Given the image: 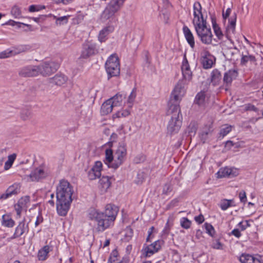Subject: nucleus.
Returning a JSON list of instances; mask_svg holds the SVG:
<instances>
[{"instance_id":"nucleus-1","label":"nucleus","mask_w":263,"mask_h":263,"mask_svg":"<svg viewBox=\"0 0 263 263\" xmlns=\"http://www.w3.org/2000/svg\"><path fill=\"white\" fill-rule=\"evenodd\" d=\"M193 24L197 36L204 44L210 45L212 42L213 34L210 28L207 27V22L204 19L200 3L196 2L193 5Z\"/></svg>"},{"instance_id":"nucleus-2","label":"nucleus","mask_w":263,"mask_h":263,"mask_svg":"<svg viewBox=\"0 0 263 263\" xmlns=\"http://www.w3.org/2000/svg\"><path fill=\"white\" fill-rule=\"evenodd\" d=\"M73 190L71 185L66 180H61L57 187V210L61 216H65L72 201Z\"/></svg>"},{"instance_id":"nucleus-3","label":"nucleus","mask_w":263,"mask_h":263,"mask_svg":"<svg viewBox=\"0 0 263 263\" xmlns=\"http://www.w3.org/2000/svg\"><path fill=\"white\" fill-rule=\"evenodd\" d=\"M182 97L175 98L171 95L168 103V109L166 115L171 119L167 126V133L170 135H174L179 131L182 125V117L180 116L179 102Z\"/></svg>"},{"instance_id":"nucleus-4","label":"nucleus","mask_w":263,"mask_h":263,"mask_svg":"<svg viewBox=\"0 0 263 263\" xmlns=\"http://www.w3.org/2000/svg\"><path fill=\"white\" fill-rule=\"evenodd\" d=\"M181 70L183 78L178 81L171 94L174 95L175 98L182 97L184 95L185 87L192 79V72L185 55H184Z\"/></svg>"},{"instance_id":"nucleus-5","label":"nucleus","mask_w":263,"mask_h":263,"mask_svg":"<svg viewBox=\"0 0 263 263\" xmlns=\"http://www.w3.org/2000/svg\"><path fill=\"white\" fill-rule=\"evenodd\" d=\"M105 69L108 80L111 77H118L120 75V61L116 54H112L108 57L105 63Z\"/></svg>"},{"instance_id":"nucleus-6","label":"nucleus","mask_w":263,"mask_h":263,"mask_svg":"<svg viewBox=\"0 0 263 263\" xmlns=\"http://www.w3.org/2000/svg\"><path fill=\"white\" fill-rule=\"evenodd\" d=\"M91 219L93 220L97 224L96 230L98 232H104L114 224V222L111 219L106 217L102 213L95 211L92 214Z\"/></svg>"},{"instance_id":"nucleus-7","label":"nucleus","mask_w":263,"mask_h":263,"mask_svg":"<svg viewBox=\"0 0 263 263\" xmlns=\"http://www.w3.org/2000/svg\"><path fill=\"white\" fill-rule=\"evenodd\" d=\"M125 1V0H111L101 14L102 19L107 20L112 17L122 7Z\"/></svg>"},{"instance_id":"nucleus-8","label":"nucleus","mask_w":263,"mask_h":263,"mask_svg":"<svg viewBox=\"0 0 263 263\" xmlns=\"http://www.w3.org/2000/svg\"><path fill=\"white\" fill-rule=\"evenodd\" d=\"M126 155V145L124 142H121L115 153L114 162L109 166L114 169L118 168L125 161Z\"/></svg>"},{"instance_id":"nucleus-9","label":"nucleus","mask_w":263,"mask_h":263,"mask_svg":"<svg viewBox=\"0 0 263 263\" xmlns=\"http://www.w3.org/2000/svg\"><path fill=\"white\" fill-rule=\"evenodd\" d=\"M39 74L43 76H48L55 72L59 67L58 63L53 61L45 62L39 66Z\"/></svg>"},{"instance_id":"nucleus-10","label":"nucleus","mask_w":263,"mask_h":263,"mask_svg":"<svg viewBox=\"0 0 263 263\" xmlns=\"http://www.w3.org/2000/svg\"><path fill=\"white\" fill-rule=\"evenodd\" d=\"M96 45L90 42H85L83 45L81 54L80 57L81 59H87L90 56L95 54L96 52Z\"/></svg>"},{"instance_id":"nucleus-11","label":"nucleus","mask_w":263,"mask_h":263,"mask_svg":"<svg viewBox=\"0 0 263 263\" xmlns=\"http://www.w3.org/2000/svg\"><path fill=\"white\" fill-rule=\"evenodd\" d=\"M39 68L35 65H28L21 68L19 71V75L23 77H32L38 76Z\"/></svg>"},{"instance_id":"nucleus-12","label":"nucleus","mask_w":263,"mask_h":263,"mask_svg":"<svg viewBox=\"0 0 263 263\" xmlns=\"http://www.w3.org/2000/svg\"><path fill=\"white\" fill-rule=\"evenodd\" d=\"M238 170L234 167H226L221 168L217 173V178H221L224 177L232 178L237 176Z\"/></svg>"},{"instance_id":"nucleus-13","label":"nucleus","mask_w":263,"mask_h":263,"mask_svg":"<svg viewBox=\"0 0 263 263\" xmlns=\"http://www.w3.org/2000/svg\"><path fill=\"white\" fill-rule=\"evenodd\" d=\"M102 163L101 161H97L94 166L88 171V178L90 180L96 179L101 177Z\"/></svg>"},{"instance_id":"nucleus-14","label":"nucleus","mask_w":263,"mask_h":263,"mask_svg":"<svg viewBox=\"0 0 263 263\" xmlns=\"http://www.w3.org/2000/svg\"><path fill=\"white\" fill-rule=\"evenodd\" d=\"M118 211L119 210L117 206L111 204H108L106 205L105 211L101 213H103L106 217L111 219V220L114 222Z\"/></svg>"},{"instance_id":"nucleus-15","label":"nucleus","mask_w":263,"mask_h":263,"mask_svg":"<svg viewBox=\"0 0 263 263\" xmlns=\"http://www.w3.org/2000/svg\"><path fill=\"white\" fill-rule=\"evenodd\" d=\"M48 175L47 172L43 167H39L33 170L29 177L33 181H39L40 179L45 178Z\"/></svg>"},{"instance_id":"nucleus-16","label":"nucleus","mask_w":263,"mask_h":263,"mask_svg":"<svg viewBox=\"0 0 263 263\" xmlns=\"http://www.w3.org/2000/svg\"><path fill=\"white\" fill-rule=\"evenodd\" d=\"M20 186L18 184H14L10 186L6 191L5 193L2 194L0 199L5 200L12 197L13 195H16L20 192Z\"/></svg>"},{"instance_id":"nucleus-17","label":"nucleus","mask_w":263,"mask_h":263,"mask_svg":"<svg viewBox=\"0 0 263 263\" xmlns=\"http://www.w3.org/2000/svg\"><path fill=\"white\" fill-rule=\"evenodd\" d=\"M237 18V15L235 13L229 19V24L226 27V36L227 38L230 40L231 34L234 33L235 30L236 22Z\"/></svg>"},{"instance_id":"nucleus-18","label":"nucleus","mask_w":263,"mask_h":263,"mask_svg":"<svg viewBox=\"0 0 263 263\" xmlns=\"http://www.w3.org/2000/svg\"><path fill=\"white\" fill-rule=\"evenodd\" d=\"M26 231H28V225L26 224L25 219L21 221L15 230L11 239H15L21 237Z\"/></svg>"},{"instance_id":"nucleus-19","label":"nucleus","mask_w":263,"mask_h":263,"mask_svg":"<svg viewBox=\"0 0 263 263\" xmlns=\"http://www.w3.org/2000/svg\"><path fill=\"white\" fill-rule=\"evenodd\" d=\"M67 77L62 73H58L53 77L50 78L49 82L50 84L57 86H62L67 81Z\"/></svg>"},{"instance_id":"nucleus-20","label":"nucleus","mask_w":263,"mask_h":263,"mask_svg":"<svg viewBox=\"0 0 263 263\" xmlns=\"http://www.w3.org/2000/svg\"><path fill=\"white\" fill-rule=\"evenodd\" d=\"M183 32L185 38L190 47L192 48H194L195 47V40L194 35L190 29L186 26H184L183 27Z\"/></svg>"},{"instance_id":"nucleus-21","label":"nucleus","mask_w":263,"mask_h":263,"mask_svg":"<svg viewBox=\"0 0 263 263\" xmlns=\"http://www.w3.org/2000/svg\"><path fill=\"white\" fill-rule=\"evenodd\" d=\"M238 76L237 71L235 69H231L226 72L223 77V82L227 85L231 83L233 80Z\"/></svg>"},{"instance_id":"nucleus-22","label":"nucleus","mask_w":263,"mask_h":263,"mask_svg":"<svg viewBox=\"0 0 263 263\" xmlns=\"http://www.w3.org/2000/svg\"><path fill=\"white\" fill-rule=\"evenodd\" d=\"M111 182L109 177L103 176L99 180V187L102 192H106Z\"/></svg>"},{"instance_id":"nucleus-23","label":"nucleus","mask_w":263,"mask_h":263,"mask_svg":"<svg viewBox=\"0 0 263 263\" xmlns=\"http://www.w3.org/2000/svg\"><path fill=\"white\" fill-rule=\"evenodd\" d=\"M27 47L22 46L16 50L4 51L0 53V59H4L9 57L11 55H15L24 52L26 50Z\"/></svg>"},{"instance_id":"nucleus-24","label":"nucleus","mask_w":263,"mask_h":263,"mask_svg":"<svg viewBox=\"0 0 263 263\" xmlns=\"http://www.w3.org/2000/svg\"><path fill=\"white\" fill-rule=\"evenodd\" d=\"M221 80V74L220 71L217 69H214L211 73V82L213 85L219 84Z\"/></svg>"},{"instance_id":"nucleus-25","label":"nucleus","mask_w":263,"mask_h":263,"mask_svg":"<svg viewBox=\"0 0 263 263\" xmlns=\"http://www.w3.org/2000/svg\"><path fill=\"white\" fill-rule=\"evenodd\" d=\"M110 101L108 99L102 104L101 108V113L102 115H106L112 111L114 106Z\"/></svg>"},{"instance_id":"nucleus-26","label":"nucleus","mask_w":263,"mask_h":263,"mask_svg":"<svg viewBox=\"0 0 263 263\" xmlns=\"http://www.w3.org/2000/svg\"><path fill=\"white\" fill-rule=\"evenodd\" d=\"M114 30L112 26H107L101 30L99 34L98 39L101 42H104L106 40V37Z\"/></svg>"},{"instance_id":"nucleus-27","label":"nucleus","mask_w":263,"mask_h":263,"mask_svg":"<svg viewBox=\"0 0 263 263\" xmlns=\"http://www.w3.org/2000/svg\"><path fill=\"white\" fill-rule=\"evenodd\" d=\"M249 62L255 65H257L256 59L254 55L249 54L248 55H242L240 60V64L245 66Z\"/></svg>"},{"instance_id":"nucleus-28","label":"nucleus","mask_w":263,"mask_h":263,"mask_svg":"<svg viewBox=\"0 0 263 263\" xmlns=\"http://www.w3.org/2000/svg\"><path fill=\"white\" fill-rule=\"evenodd\" d=\"M2 224L7 228H12L15 225V221L9 215H4L2 216Z\"/></svg>"},{"instance_id":"nucleus-29","label":"nucleus","mask_w":263,"mask_h":263,"mask_svg":"<svg viewBox=\"0 0 263 263\" xmlns=\"http://www.w3.org/2000/svg\"><path fill=\"white\" fill-rule=\"evenodd\" d=\"M125 97V95L118 93L112 98L109 99V100L111 101L110 102L111 104L113 105L114 107H116L121 105L122 102Z\"/></svg>"},{"instance_id":"nucleus-30","label":"nucleus","mask_w":263,"mask_h":263,"mask_svg":"<svg viewBox=\"0 0 263 263\" xmlns=\"http://www.w3.org/2000/svg\"><path fill=\"white\" fill-rule=\"evenodd\" d=\"M114 156L112 151L108 148L105 150V158L104 160V163L107 165L108 167H111L110 165L114 162Z\"/></svg>"},{"instance_id":"nucleus-31","label":"nucleus","mask_w":263,"mask_h":263,"mask_svg":"<svg viewBox=\"0 0 263 263\" xmlns=\"http://www.w3.org/2000/svg\"><path fill=\"white\" fill-rule=\"evenodd\" d=\"M49 252V247L45 246L40 249L37 253V258L39 260H45L46 259L48 254Z\"/></svg>"},{"instance_id":"nucleus-32","label":"nucleus","mask_w":263,"mask_h":263,"mask_svg":"<svg viewBox=\"0 0 263 263\" xmlns=\"http://www.w3.org/2000/svg\"><path fill=\"white\" fill-rule=\"evenodd\" d=\"M205 92L200 91L196 96L195 102L199 106L204 105L205 102Z\"/></svg>"},{"instance_id":"nucleus-33","label":"nucleus","mask_w":263,"mask_h":263,"mask_svg":"<svg viewBox=\"0 0 263 263\" xmlns=\"http://www.w3.org/2000/svg\"><path fill=\"white\" fill-rule=\"evenodd\" d=\"M32 116V112L29 108H24L22 110L20 114L21 118L24 120L26 121L30 119Z\"/></svg>"},{"instance_id":"nucleus-34","label":"nucleus","mask_w":263,"mask_h":263,"mask_svg":"<svg viewBox=\"0 0 263 263\" xmlns=\"http://www.w3.org/2000/svg\"><path fill=\"white\" fill-rule=\"evenodd\" d=\"M213 28L214 29V33L216 36L219 40H222L224 34H223L221 29L216 24L215 21H212Z\"/></svg>"},{"instance_id":"nucleus-35","label":"nucleus","mask_w":263,"mask_h":263,"mask_svg":"<svg viewBox=\"0 0 263 263\" xmlns=\"http://www.w3.org/2000/svg\"><path fill=\"white\" fill-rule=\"evenodd\" d=\"M233 199H223L222 200L220 203V207L221 208V210L223 211H226L227 210L229 207L234 206V205L232 204V203L233 202Z\"/></svg>"},{"instance_id":"nucleus-36","label":"nucleus","mask_w":263,"mask_h":263,"mask_svg":"<svg viewBox=\"0 0 263 263\" xmlns=\"http://www.w3.org/2000/svg\"><path fill=\"white\" fill-rule=\"evenodd\" d=\"M16 157V155L15 154H13L8 156V160L5 163L4 168L5 170H8L11 167Z\"/></svg>"},{"instance_id":"nucleus-37","label":"nucleus","mask_w":263,"mask_h":263,"mask_svg":"<svg viewBox=\"0 0 263 263\" xmlns=\"http://www.w3.org/2000/svg\"><path fill=\"white\" fill-rule=\"evenodd\" d=\"M137 96L136 92V88H134L130 92L129 96H128L127 103L128 104V107H132L133 104V103L135 101V98Z\"/></svg>"},{"instance_id":"nucleus-38","label":"nucleus","mask_w":263,"mask_h":263,"mask_svg":"<svg viewBox=\"0 0 263 263\" xmlns=\"http://www.w3.org/2000/svg\"><path fill=\"white\" fill-rule=\"evenodd\" d=\"M69 17V16H64L61 17L54 16V18L55 20L56 25L61 26L67 23Z\"/></svg>"},{"instance_id":"nucleus-39","label":"nucleus","mask_w":263,"mask_h":263,"mask_svg":"<svg viewBox=\"0 0 263 263\" xmlns=\"http://www.w3.org/2000/svg\"><path fill=\"white\" fill-rule=\"evenodd\" d=\"M253 256L248 254H242L239 257V260L241 263H252L253 260Z\"/></svg>"},{"instance_id":"nucleus-40","label":"nucleus","mask_w":263,"mask_h":263,"mask_svg":"<svg viewBox=\"0 0 263 263\" xmlns=\"http://www.w3.org/2000/svg\"><path fill=\"white\" fill-rule=\"evenodd\" d=\"M30 202V197L28 196L22 197L17 202L21 206L24 208L26 210L27 208V204Z\"/></svg>"},{"instance_id":"nucleus-41","label":"nucleus","mask_w":263,"mask_h":263,"mask_svg":"<svg viewBox=\"0 0 263 263\" xmlns=\"http://www.w3.org/2000/svg\"><path fill=\"white\" fill-rule=\"evenodd\" d=\"M232 130V126L229 125H224L220 129V135L222 137L228 134Z\"/></svg>"},{"instance_id":"nucleus-42","label":"nucleus","mask_w":263,"mask_h":263,"mask_svg":"<svg viewBox=\"0 0 263 263\" xmlns=\"http://www.w3.org/2000/svg\"><path fill=\"white\" fill-rule=\"evenodd\" d=\"M202 64L204 69H209L212 66L213 61L210 58H204L202 59Z\"/></svg>"},{"instance_id":"nucleus-43","label":"nucleus","mask_w":263,"mask_h":263,"mask_svg":"<svg viewBox=\"0 0 263 263\" xmlns=\"http://www.w3.org/2000/svg\"><path fill=\"white\" fill-rule=\"evenodd\" d=\"M191 224V221L186 217H183L181 219L180 225L182 228L187 229L190 228Z\"/></svg>"},{"instance_id":"nucleus-44","label":"nucleus","mask_w":263,"mask_h":263,"mask_svg":"<svg viewBox=\"0 0 263 263\" xmlns=\"http://www.w3.org/2000/svg\"><path fill=\"white\" fill-rule=\"evenodd\" d=\"M11 13L15 18H19L21 15V11L18 6H14L11 9Z\"/></svg>"},{"instance_id":"nucleus-45","label":"nucleus","mask_w":263,"mask_h":263,"mask_svg":"<svg viewBox=\"0 0 263 263\" xmlns=\"http://www.w3.org/2000/svg\"><path fill=\"white\" fill-rule=\"evenodd\" d=\"M206 233L210 236H213L215 232L214 227L210 223H205L204 224Z\"/></svg>"},{"instance_id":"nucleus-46","label":"nucleus","mask_w":263,"mask_h":263,"mask_svg":"<svg viewBox=\"0 0 263 263\" xmlns=\"http://www.w3.org/2000/svg\"><path fill=\"white\" fill-rule=\"evenodd\" d=\"M143 251L146 257H149L156 253L153 251V248L151 247V245L145 247L143 249Z\"/></svg>"},{"instance_id":"nucleus-47","label":"nucleus","mask_w":263,"mask_h":263,"mask_svg":"<svg viewBox=\"0 0 263 263\" xmlns=\"http://www.w3.org/2000/svg\"><path fill=\"white\" fill-rule=\"evenodd\" d=\"M173 190V187L171 183H167L164 184L162 193L163 194L168 195Z\"/></svg>"},{"instance_id":"nucleus-48","label":"nucleus","mask_w":263,"mask_h":263,"mask_svg":"<svg viewBox=\"0 0 263 263\" xmlns=\"http://www.w3.org/2000/svg\"><path fill=\"white\" fill-rule=\"evenodd\" d=\"M6 24L10 25H11V26H15V25H16L17 26L18 28H21L22 27V26H27V27H30V25H27V24H25L24 23L15 22V21H13V20L9 21L7 23H6Z\"/></svg>"},{"instance_id":"nucleus-49","label":"nucleus","mask_w":263,"mask_h":263,"mask_svg":"<svg viewBox=\"0 0 263 263\" xmlns=\"http://www.w3.org/2000/svg\"><path fill=\"white\" fill-rule=\"evenodd\" d=\"M160 243L161 242L159 240H157L151 245V247L153 248V251L156 253L161 248Z\"/></svg>"},{"instance_id":"nucleus-50","label":"nucleus","mask_w":263,"mask_h":263,"mask_svg":"<svg viewBox=\"0 0 263 263\" xmlns=\"http://www.w3.org/2000/svg\"><path fill=\"white\" fill-rule=\"evenodd\" d=\"M145 160V156L142 154L137 155L134 159V161L136 163H140L144 161Z\"/></svg>"},{"instance_id":"nucleus-51","label":"nucleus","mask_w":263,"mask_h":263,"mask_svg":"<svg viewBox=\"0 0 263 263\" xmlns=\"http://www.w3.org/2000/svg\"><path fill=\"white\" fill-rule=\"evenodd\" d=\"M129 114V111L128 110H125L123 112L118 111L116 114L113 115V118H120L121 117H126Z\"/></svg>"},{"instance_id":"nucleus-52","label":"nucleus","mask_w":263,"mask_h":263,"mask_svg":"<svg viewBox=\"0 0 263 263\" xmlns=\"http://www.w3.org/2000/svg\"><path fill=\"white\" fill-rule=\"evenodd\" d=\"M14 209L16 212L17 215L20 217L22 212L23 210L26 209L23 206H21L18 203H16L14 205Z\"/></svg>"},{"instance_id":"nucleus-53","label":"nucleus","mask_w":263,"mask_h":263,"mask_svg":"<svg viewBox=\"0 0 263 263\" xmlns=\"http://www.w3.org/2000/svg\"><path fill=\"white\" fill-rule=\"evenodd\" d=\"M212 247L215 249H222V245L219 240L217 239L213 242Z\"/></svg>"},{"instance_id":"nucleus-54","label":"nucleus","mask_w":263,"mask_h":263,"mask_svg":"<svg viewBox=\"0 0 263 263\" xmlns=\"http://www.w3.org/2000/svg\"><path fill=\"white\" fill-rule=\"evenodd\" d=\"M239 197L241 202L245 203L247 201L246 193L244 191H241L239 194Z\"/></svg>"},{"instance_id":"nucleus-55","label":"nucleus","mask_w":263,"mask_h":263,"mask_svg":"<svg viewBox=\"0 0 263 263\" xmlns=\"http://www.w3.org/2000/svg\"><path fill=\"white\" fill-rule=\"evenodd\" d=\"M238 226L241 228L242 231L245 230L247 227L250 226L248 222L247 221H245L244 222L241 221L238 223Z\"/></svg>"},{"instance_id":"nucleus-56","label":"nucleus","mask_w":263,"mask_h":263,"mask_svg":"<svg viewBox=\"0 0 263 263\" xmlns=\"http://www.w3.org/2000/svg\"><path fill=\"white\" fill-rule=\"evenodd\" d=\"M195 220L198 223L201 224L204 221V218L202 214H200L198 216H196L195 217Z\"/></svg>"},{"instance_id":"nucleus-57","label":"nucleus","mask_w":263,"mask_h":263,"mask_svg":"<svg viewBox=\"0 0 263 263\" xmlns=\"http://www.w3.org/2000/svg\"><path fill=\"white\" fill-rule=\"evenodd\" d=\"M117 253L112 252L108 259L107 263H115L116 260L117 255H116Z\"/></svg>"},{"instance_id":"nucleus-58","label":"nucleus","mask_w":263,"mask_h":263,"mask_svg":"<svg viewBox=\"0 0 263 263\" xmlns=\"http://www.w3.org/2000/svg\"><path fill=\"white\" fill-rule=\"evenodd\" d=\"M261 257L259 255H257L256 256H253V260L252 261V263H261Z\"/></svg>"},{"instance_id":"nucleus-59","label":"nucleus","mask_w":263,"mask_h":263,"mask_svg":"<svg viewBox=\"0 0 263 263\" xmlns=\"http://www.w3.org/2000/svg\"><path fill=\"white\" fill-rule=\"evenodd\" d=\"M231 12V8H229L227 9L225 13L223 11V13H222L223 18L224 20L228 18L230 16Z\"/></svg>"},{"instance_id":"nucleus-60","label":"nucleus","mask_w":263,"mask_h":263,"mask_svg":"<svg viewBox=\"0 0 263 263\" xmlns=\"http://www.w3.org/2000/svg\"><path fill=\"white\" fill-rule=\"evenodd\" d=\"M232 234L236 237L237 238H239L241 236V233L239 230L237 229H234L232 232Z\"/></svg>"},{"instance_id":"nucleus-61","label":"nucleus","mask_w":263,"mask_h":263,"mask_svg":"<svg viewBox=\"0 0 263 263\" xmlns=\"http://www.w3.org/2000/svg\"><path fill=\"white\" fill-rule=\"evenodd\" d=\"M55 3H63L64 4H68L70 3H71L74 0H53Z\"/></svg>"},{"instance_id":"nucleus-62","label":"nucleus","mask_w":263,"mask_h":263,"mask_svg":"<svg viewBox=\"0 0 263 263\" xmlns=\"http://www.w3.org/2000/svg\"><path fill=\"white\" fill-rule=\"evenodd\" d=\"M40 9L35 5H31L29 8V11L31 12L38 11Z\"/></svg>"},{"instance_id":"nucleus-63","label":"nucleus","mask_w":263,"mask_h":263,"mask_svg":"<svg viewBox=\"0 0 263 263\" xmlns=\"http://www.w3.org/2000/svg\"><path fill=\"white\" fill-rule=\"evenodd\" d=\"M133 230H132V229L127 228L126 229V234H125L126 236H128L129 238H130L133 235Z\"/></svg>"},{"instance_id":"nucleus-64","label":"nucleus","mask_w":263,"mask_h":263,"mask_svg":"<svg viewBox=\"0 0 263 263\" xmlns=\"http://www.w3.org/2000/svg\"><path fill=\"white\" fill-rule=\"evenodd\" d=\"M202 59L204 58H209L211 57V54L208 51H204L202 53Z\"/></svg>"}]
</instances>
